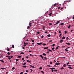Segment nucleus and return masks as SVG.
Wrapping results in <instances>:
<instances>
[{
	"label": "nucleus",
	"instance_id": "1",
	"mask_svg": "<svg viewBox=\"0 0 74 74\" xmlns=\"http://www.w3.org/2000/svg\"><path fill=\"white\" fill-rule=\"evenodd\" d=\"M29 66H31V67H32V68H33V69H35V67H34V66H32L31 65H29Z\"/></svg>",
	"mask_w": 74,
	"mask_h": 74
},
{
	"label": "nucleus",
	"instance_id": "2",
	"mask_svg": "<svg viewBox=\"0 0 74 74\" xmlns=\"http://www.w3.org/2000/svg\"><path fill=\"white\" fill-rule=\"evenodd\" d=\"M62 42H63V40H60V43H62Z\"/></svg>",
	"mask_w": 74,
	"mask_h": 74
},
{
	"label": "nucleus",
	"instance_id": "3",
	"mask_svg": "<svg viewBox=\"0 0 74 74\" xmlns=\"http://www.w3.org/2000/svg\"><path fill=\"white\" fill-rule=\"evenodd\" d=\"M49 69L51 70H52V69L53 70V69H55V68H50Z\"/></svg>",
	"mask_w": 74,
	"mask_h": 74
},
{
	"label": "nucleus",
	"instance_id": "4",
	"mask_svg": "<svg viewBox=\"0 0 74 74\" xmlns=\"http://www.w3.org/2000/svg\"><path fill=\"white\" fill-rule=\"evenodd\" d=\"M68 68H69V69H72V68H71V66L68 67Z\"/></svg>",
	"mask_w": 74,
	"mask_h": 74
},
{
	"label": "nucleus",
	"instance_id": "5",
	"mask_svg": "<svg viewBox=\"0 0 74 74\" xmlns=\"http://www.w3.org/2000/svg\"><path fill=\"white\" fill-rule=\"evenodd\" d=\"M24 45H28V43H25V42H24Z\"/></svg>",
	"mask_w": 74,
	"mask_h": 74
},
{
	"label": "nucleus",
	"instance_id": "6",
	"mask_svg": "<svg viewBox=\"0 0 74 74\" xmlns=\"http://www.w3.org/2000/svg\"><path fill=\"white\" fill-rule=\"evenodd\" d=\"M66 64H64L63 65V67H66Z\"/></svg>",
	"mask_w": 74,
	"mask_h": 74
},
{
	"label": "nucleus",
	"instance_id": "7",
	"mask_svg": "<svg viewBox=\"0 0 74 74\" xmlns=\"http://www.w3.org/2000/svg\"><path fill=\"white\" fill-rule=\"evenodd\" d=\"M42 44L41 43H37V45H40Z\"/></svg>",
	"mask_w": 74,
	"mask_h": 74
},
{
	"label": "nucleus",
	"instance_id": "8",
	"mask_svg": "<svg viewBox=\"0 0 74 74\" xmlns=\"http://www.w3.org/2000/svg\"><path fill=\"white\" fill-rule=\"evenodd\" d=\"M45 26H43V30H45Z\"/></svg>",
	"mask_w": 74,
	"mask_h": 74
},
{
	"label": "nucleus",
	"instance_id": "9",
	"mask_svg": "<svg viewBox=\"0 0 74 74\" xmlns=\"http://www.w3.org/2000/svg\"><path fill=\"white\" fill-rule=\"evenodd\" d=\"M48 47H44V49H48Z\"/></svg>",
	"mask_w": 74,
	"mask_h": 74
},
{
	"label": "nucleus",
	"instance_id": "10",
	"mask_svg": "<svg viewBox=\"0 0 74 74\" xmlns=\"http://www.w3.org/2000/svg\"><path fill=\"white\" fill-rule=\"evenodd\" d=\"M56 65H60V63H56Z\"/></svg>",
	"mask_w": 74,
	"mask_h": 74
},
{
	"label": "nucleus",
	"instance_id": "11",
	"mask_svg": "<svg viewBox=\"0 0 74 74\" xmlns=\"http://www.w3.org/2000/svg\"><path fill=\"white\" fill-rule=\"evenodd\" d=\"M0 61L1 62H3H3H4V61H3V60H0Z\"/></svg>",
	"mask_w": 74,
	"mask_h": 74
},
{
	"label": "nucleus",
	"instance_id": "12",
	"mask_svg": "<svg viewBox=\"0 0 74 74\" xmlns=\"http://www.w3.org/2000/svg\"><path fill=\"white\" fill-rule=\"evenodd\" d=\"M47 36H48V37H51V35L48 34V35H47Z\"/></svg>",
	"mask_w": 74,
	"mask_h": 74
},
{
	"label": "nucleus",
	"instance_id": "13",
	"mask_svg": "<svg viewBox=\"0 0 74 74\" xmlns=\"http://www.w3.org/2000/svg\"><path fill=\"white\" fill-rule=\"evenodd\" d=\"M22 67H23L24 68H26V67H27V66L25 65V66H22Z\"/></svg>",
	"mask_w": 74,
	"mask_h": 74
},
{
	"label": "nucleus",
	"instance_id": "14",
	"mask_svg": "<svg viewBox=\"0 0 74 74\" xmlns=\"http://www.w3.org/2000/svg\"><path fill=\"white\" fill-rule=\"evenodd\" d=\"M1 70L5 69V68H1Z\"/></svg>",
	"mask_w": 74,
	"mask_h": 74
},
{
	"label": "nucleus",
	"instance_id": "15",
	"mask_svg": "<svg viewBox=\"0 0 74 74\" xmlns=\"http://www.w3.org/2000/svg\"><path fill=\"white\" fill-rule=\"evenodd\" d=\"M66 44L67 45H70V43H66Z\"/></svg>",
	"mask_w": 74,
	"mask_h": 74
},
{
	"label": "nucleus",
	"instance_id": "16",
	"mask_svg": "<svg viewBox=\"0 0 74 74\" xmlns=\"http://www.w3.org/2000/svg\"><path fill=\"white\" fill-rule=\"evenodd\" d=\"M20 54L24 55V54H25V53H24L23 52H21V53H20Z\"/></svg>",
	"mask_w": 74,
	"mask_h": 74
},
{
	"label": "nucleus",
	"instance_id": "17",
	"mask_svg": "<svg viewBox=\"0 0 74 74\" xmlns=\"http://www.w3.org/2000/svg\"><path fill=\"white\" fill-rule=\"evenodd\" d=\"M29 26L31 27V25H32V23H29Z\"/></svg>",
	"mask_w": 74,
	"mask_h": 74
},
{
	"label": "nucleus",
	"instance_id": "18",
	"mask_svg": "<svg viewBox=\"0 0 74 74\" xmlns=\"http://www.w3.org/2000/svg\"><path fill=\"white\" fill-rule=\"evenodd\" d=\"M40 57H41V58H43V56H42V55H40Z\"/></svg>",
	"mask_w": 74,
	"mask_h": 74
},
{
	"label": "nucleus",
	"instance_id": "19",
	"mask_svg": "<svg viewBox=\"0 0 74 74\" xmlns=\"http://www.w3.org/2000/svg\"><path fill=\"white\" fill-rule=\"evenodd\" d=\"M62 39H65V37L64 36L62 37Z\"/></svg>",
	"mask_w": 74,
	"mask_h": 74
},
{
	"label": "nucleus",
	"instance_id": "20",
	"mask_svg": "<svg viewBox=\"0 0 74 74\" xmlns=\"http://www.w3.org/2000/svg\"><path fill=\"white\" fill-rule=\"evenodd\" d=\"M43 56H46V54H45V53H43Z\"/></svg>",
	"mask_w": 74,
	"mask_h": 74
},
{
	"label": "nucleus",
	"instance_id": "21",
	"mask_svg": "<svg viewBox=\"0 0 74 74\" xmlns=\"http://www.w3.org/2000/svg\"><path fill=\"white\" fill-rule=\"evenodd\" d=\"M52 14V13H50V14H49V16H51V15Z\"/></svg>",
	"mask_w": 74,
	"mask_h": 74
},
{
	"label": "nucleus",
	"instance_id": "22",
	"mask_svg": "<svg viewBox=\"0 0 74 74\" xmlns=\"http://www.w3.org/2000/svg\"><path fill=\"white\" fill-rule=\"evenodd\" d=\"M31 40L32 41V42H34V40H33L32 39Z\"/></svg>",
	"mask_w": 74,
	"mask_h": 74
},
{
	"label": "nucleus",
	"instance_id": "23",
	"mask_svg": "<svg viewBox=\"0 0 74 74\" xmlns=\"http://www.w3.org/2000/svg\"><path fill=\"white\" fill-rule=\"evenodd\" d=\"M62 36V34H60V35H59V37H61V36Z\"/></svg>",
	"mask_w": 74,
	"mask_h": 74
},
{
	"label": "nucleus",
	"instance_id": "24",
	"mask_svg": "<svg viewBox=\"0 0 74 74\" xmlns=\"http://www.w3.org/2000/svg\"><path fill=\"white\" fill-rule=\"evenodd\" d=\"M41 73H42L43 74H44V72H43V71H41Z\"/></svg>",
	"mask_w": 74,
	"mask_h": 74
},
{
	"label": "nucleus",
	"instance_id": "25",
	"mask_svg": "<svg viewBox=\"0 0 74 74\" xmlns=\"http://www.w3.org/2000/svg\"><path fill=\"white\" fill-rule=\"evenodd\" d=\"M59 47V46H58L57 47H56V49L57 50L58 49V47Z\"/></svg>",
	"mask_w": 74,
	"mask_h": 74
},
{
	"label": "nucleus",
	"instance_id": "26",
	"mask_svg": "<svg viewBox=\"0 0 74 74\" xmlns=\"http://www.w3.org/2000/svg\"><path fill=\"white\" fill-rule=\"evenodd\" d=\"M71 27V25H69V26H68V29H69Z\"/></svg>",
	"mask_w": 74,
	"mask_h": 74
},
{
	"label": "nucleus",
	"instance_id": "27",
	"mask_svg": "<svg viewBox=\"0 0 74 74\" xmlns=\"http://www.w3.org/2000/svg\"><path fill=\"white\" fill-rule=\"evenodd\" d=\"M57 5V4L56 3H55V4H54V5H53V6H56Z\"/></svg>",
	"mask_w": 74,
	"mask_h": 74
},
{
	"label": "nucleus",
	"instance_id": "28",
	"mask_svg": "<svg viewBox=\"0 0 74 74\" xmlns=\"http://www.w3.org/2000/svg\"><path fill=\"white\" fill-rule=\"evenodd\" d=\"M64 69V68L62 67L60 68V70Z\"/></svg>",
	"mask_w": 74,
	"mask_h": 74
},
{
	"label": "nucleus",
	"instance_id": "29",
	"mask_svg": "<svg viewBox=\"0 0 74 74\" xmlns=\"http://www.w3.org/2000/svg\"><path fill=\"white\" fill-rule=\"evenodd\" d=\"M26 64V62L24 63V64H23V65H25Z\"/></svg>",
	"mask_w": 74,
	"mask_h": 74
},
{
	"label": "nucleus",
	"instance_id": "30",
	"mask_svg": "<svg viewBox=\"0 0 74 74\" xmlns=\"http://www.w3.org/2000/svg\"><path fill=\"white\" fill-rule=\"evenodd\" d=\"M64 25V23H62L60 24V25Z\"/></svg>",
	"mask_w": 74,
	"mask_h": 74
},
{
	"label": "nucleus",
	"instance_id": "31",
	"mask_svg": "<svg viewBox=\"0 0 74 74\" xmlns=\"http://www.w3.org/2000/svg\"><path fill=\"white\" fill-rule=\"evenodd\" d=\"M27 62L30 63V62H31V61H29L27 60Z\"/></svg>",
	"mask_w": 74,
	"mask_h": 74
},
{
	"label": "nucleus",
	"instance_id": "32",
	"mask_svg": "<svg viewBox=\"0 0 74 74\" xmlns=\"http://www.w3.org/2000/svg\"><path fill=\"white\" fill-rule=\"evenodd\" d=\"M29 27H30V26H27V29H29Z\"/></svg>",
	"mask_w": 74,
	"mask_h": 74
},
{
	"label": "nucleus",
	"instance_id": "33",
	"mask_svg": "<svg viewBox=\"0 0 74 74\" xmlns=\"http://www.w3.org/2000/svg\"><path fill=\"white\" fill-rule=\"evenodd\" d=\"M54 70L55 71H56V72H58V70Z\"/></svg>",
	"mask_w": 74,
	"mask_h": 74
},
{
	"label": "nucleus",
	"instance_id": "34",
	"mask_svg": "<svg viewBox=\"0 0 74 74\" xmlns=\"http://www.w3.org/2000/svg\"><path fill=\"white\" fill-rule=\"evenodd\" d=\"M8 55H10V52H8L7 53Z\"/></svg>",
	"mask_w": 74,
	"mask_h": 74
},
{
	"label": "nucleus",
	"instance_id": "35",
	"mask_svg": "<svg viewBox=\"0 0 74 74\" xmlns=\"http://www.w3.org/2000/svg\"><path fill=\"white\" fill-rule=\"evenodd\" d=\"M45 45H46V44L45 43H43L42 44L43 46H45Z\"/></svg>",
	"mask_w": 74,
	"mask_h": 74
},
{
	"label": "nucleus",
	"instance_id": "36",
	"mask_svg": "<svg viewBox=\"0 0 74 74\" xmlns=\"http://www.w3.org/2000/svg\"><path fill=\"white\" fill-rule=\"evenodd\" d=\"M48 51H49L50 52H52V50H51L48 49Z\"/></svg>",
	"mask_w": 74,
	"mask_h": 74
},
{
	"label": "nucleus",
	"instance_id": "37",
	"mask_svg": "<svg viewBox=\"0 0 74 74\" xmlns=\"http://www.w3.org/2000/svg\"><path fill=\"white\" fill-rule=\"evenodd\" d=\"M48 25H52V23H48Z\"/></svg>",
	"mask_w": 74,
	"mask_h": 74
},
{
	"label": "nucleus",
	"instance_id": "38",
	"mask_svg": "<svg viewBox=\"0 0 74 74\" xmlns=\"http://www.w3.org/2000/svg\"><path fill=\"white\" fill-rule=\"evenodd\" d=\"M12 48H14V45H12Z\"/></svg>",
	"mask_w": 74,
	"mask_h": 74
},
{
	"label": "nucleus",
	"instance_id": "39",
	"mask_svg": "<svg viewBox=\"0 0 74 74\" xmlns=\"http://www.w3.org/2000/svg\"><path fill=\"white\" fill-rule=\"evenodd\" d=\"M22 57V56H18V58H21Z\"/></svg>",
	"mask_w": 74,
	"mask_h": 74
},
{
	"label": "nucleus",
	"instance_id": "40",
	"mask_svg": "<svg viewBox=\"0 0 74 74\" xmlns=\"http://www.w3.org/2000/svg\"><path fill=\"white\" fill-rule=\"evenodd\" d=\"M43 37H44L43 35H42V36H41V38H43Z\"/></svg>",
	"mask_w": 74,
	"mask_h": 74
},
{
	"label": "nucleus",
	"instance_id": "41",
	"mask_svg": "<svg viewBox=\"0 0 74 74\" xmlns=\"http://www.w3.org/2000/svg\"><path fill=\"white\" fill-rule=\"evenodd\" d=\"M39 69L40 70H42V67H40L39 68Z\"/></svg>",
	"mask_w": 74,
	"mask_h": 74
},
{
	"label": "nucleus",
	"instance_id": "42",
	"mask_svg": "<svg viewBox=\"0 0 74 74\" xmlns=\"http://www.w3.org/2000/svg\"><path fill=\"white\" fill-rule=\"evenodd\" d=\"M47 66H48V67H51V66L50 65H47Z\"/></svg>",
	"mask_w": 74,
	"mask_h": 74
},
{
	"label": "nucleus",
	"instance_id": "43",
	"mask_svg": "<svg viewBox=\"0 0 74 74\" xmlns=\"http://www.w3.org/2000/svg\"><path fill=\"white\" fill-rule=\"evenodd\" d=\"M3 56L1 55V56H0V58H1V57H3Z\"/></svg>",
	"mask_w": 74,
	"mask_h": 74
},
{
	"label": "nucleus",
	"instance_id": "44",
	"mask_svg": "<svg viewBox=\"0 0 74 74\" xmlns=\"http://www.w3.org/2000/svg\"><path fill=\"white\" fill-rule=\"evenodd\" d=\"M44 59H45V60H47V58H46V57H44Z\"/></svg>",
	"mask_w": 74,
	"mask_h": 74
},
{
	"label": "nucleus",
	"instance_id": "45",
	"mask_svg": "<svg viewBox=\"0 0 74 74\" xmlns=\"http://www.w3.org/2000/svg\"><path fill=\"white\" fill-rule=\"evenodd\" d=\"M12 69H13V70L15 69V67H13V68H12Z\"/></svg>",
	"mask_w": 74,
	"mask_h": 74
},
{
	"label": "nucleus",
	"instance_id": "46",
	"mask_svg": "<svg viewBox=\"0 0 74 74\" xmlns=\"http://www.w3.org/2000/svg\"><path fill=\"white\" fill-rule=\"evenodd\" d=\"M54 49H55V47H53L52 48V50H54Z\"/></svg>",
	"mask_w": 74,
	"mask_h": 74
},
{
	"label": "nucleus",
	"instance_id": "47",
	"mask_svg": "<svg viewBox=\"0 0 74 74\" xmlns=\"http://www.w3.org/2000/svg\"><path fill=\"white\" fill-rule=\"evenodd\" d=\"M29 56H34V55H32V54H29Z\"/></svg>",
	"mask_w": 74,
	"mask_h": 74
},
{
	"label": "nucleus",
	"instance_id": "48",
	"mask_svg": "<svg viewBox=\"0 0 74 74\" xmlns=\"http://www.w3.org/2000/svg\"><path fill=\"white\" fill-rule=\"evenodd\" d=\"M65 51H66V52H68V50L67 49H65Z\"/></svg>",
	"mask_w": 74,
	"mask_h": 74
},
{
	"label": "nucleus",
	"instance_id": "49",
	"mask_svg": "<svg viewBox=\"0 0 74 74\" xmlns=\"http://www.w3.org/2000/svg\"><path fill=\"white\" fill-rule=\"evenodd\" d=\"M68 37H66V40H68Z\"/></svg>",
	"mask_w": 74,
	"mask_h": 74
},
{
	"label": "nucleus",
	"instance_id": "50",
	"mask_svg": "<svg viewBox=\"0 0 74 74\" xmlns=\"http://www.w3.org/2000/svg\"><path fill=\"white\" fill-rule=\"evenodd\" d=\"M64 33H65V34H66V31H64Z\"/></svg>",
	"mask_w": 74,
	"mask_h": 74
},
{
	"label": "nucleus",
	"instance_id": "51",
	"mask_svg": "<svg viewBox=\"0 0 74 74\" xmlns=\"http://www.w3.org/2000/svg\"><path fill=\"white\" fill-rule=\"evenodd\" d=\"M54 46H55V44H54L53 45H52V46L53 47H54Z\"/></svg>",
	"mask_w": 74,
	"mask_h": 74
},
{
	"label": "nucleus",
	"instance_id": "52",
	"mask_svg": "<svg viewBox=\"0 0 74 74\" xmlns=\"http://www.w3.org/2000/svg\"><path fill=\"white\" fill-rule=\"evenodd\" d=\"M40 33L39 32H37V34H39Z\"/></svg>",
	"mask_w": 74,
	"mask_h": 74
},
{
	"label": "nucleus",
	"instance_id": "53",
	"mask_svg": "<svg viewBox=\"0 0 74 74\" xmlns=\"http://www.w3.org/2000/svg\"><path fill=\"white\" fill-rule=\"evenodd\" d=\"M31 45H34V43H32V44Z\"/></svg>",
	"mask_w": 74,
	"mask_h": 74
},
{
	"label": "nucleus",
	"instance_id": "54",
	"mask_svg": "<svg viewBox=\"0 0 74 74\" xmlns=\"http://www.w3.org/2000/svg\"><path fill=\"white\" fill-rule=\"evenodd\" d=\"M60 23V21H58V22H57V23Z\"/></svg>",
	"mask_w": 74,
	"mask_h": 74
},
{
	"label": "nucleus",
	"instance_id": "55",
	"mask_svg": "<svg viewBox=\"0 0 74 74\" xmlns=\"http://www.w3.org/2000/svg\"><path fill=\"white\" fill-rule=\"evenodd\" d=\"M19 61V59H16V61Z\"/></svg>",
	"mask_w": 74,
	"mask_h": 74
},
{
	"label": "nucleus",
	"instance_id": "56",
	"mask_svg": "<svg viewBox=\"0 0 74 74\" xmlns=\"http://www.w3.org/2000/svg\"><path fill=\"white\" fill-rule=\"evenodd\" d=\"M23 74V73L22 72H21V73H20V74Z\"/></svg>",
	"mask_w": 74,
	"mask_h": 74
},
{
	"label": "nucleus",
	"instance_id": "57",
	"mask_svg": "<svg viewBox=\"0 0 74 74\" xmlns=\"http://www.w3.org/2000/svg\"><path fill=\"white\" fill-rule=\"evenodd\" d=\"M47 53L49 54V51H47Z\"/></svg>",
	"mask_w": 74,
	"mask_h": 74
},
{
	"label": "nucleus",
	"instance_id": "58",
	"mask_svg": "<svg viewBox=\"0 0 74 74\" xmlns=\"http://www.w3.org/2000/svg\"><path fill=\"white\" fill-rule=\"evenodd\" d=\"M9 48L8 49H7V51H9Z\"/></svg>",
	"mask_w": 74,
	"mask_h": 74
},
{
	"label": "nucleus",
	"instance_id": "59",
	"mask_svg": "<svg viewBox=\"0 0 74 74\" xmlns=\"http://www.w3.org/2000/svg\"><path fill=\"white\" fill-rule=\"evenodd\" d=\"M73 31V30H71V31H70V32H71H71H72Z\"/></svg>",
	"mask_w": 74,
	"mask_h": 74
},
{
	"label": "nucleus",
	"instance_id": "60",
	"mask_svg": "<svg viewBox=\"0 0 74 74\" xmlns=\"http://www.w3.org/2000/svg\"><path fill=\"white\" fill-rule=\"evenodd\" d=\"M51 71H52V72H53V71H54L53 69L51 70Z\"/></svg>",
	"mask_w": 74,
	"mask_h": 74
},
{
	"label": "nucleus",
	"instance_id": "61",
	"mask_svg": "<svg viewBox=\"0 0 74 74\" xmlns=\"http://www.w3.org/2000/svg\"><path fill=\"white\" fill-rule=\"evenodd\" d=\"M67 66H71V65H66Z\"/></svg>",
	"mask_w": 74,
	"mask_h": 74
},
{
	"label": "nucleus",
	"instance_id": "62",
	"mask_svg": "<svg viewBox=\"0 0 74 74\" xmlns=\"http://www.w3.org/2000/svg\"><path fill=\"white\" fill-rule=\"evenodd\" d=\"M59 33H60L61 32L60 31H59Z\"/></svg>",
	"mask_w": 74,
	"mask_h": 74
},
{
	"label": "nucleus",
	"instance_id": "63",
	"mask_svg": "<svg viewBox=\"0 0 74 74\" xmlns=\"http://www.w3.org/2000/svg\"><path fill=\"white\" fill-rule=\"evenodd\" d=\"M26 58H29V57L28 56H26Z\"/></svg>",
	"mask_w": 74,
	"mask_h": 74
},
{
	"label": "nucleus",
	"instance_id": "64",
	"mask_svg": "<svg viewBox=\"0 0 74 74\" xmlns=\"http://www.w3.org/2000/svg\"><path fill=\"white\" fill-rule=\"evenodd\" d=\"M23 46H24V47H25L26 46V45H23Z\"/></svg>",
	"mask_w": 74,
	"mask_h": 74
}]
</instances>
